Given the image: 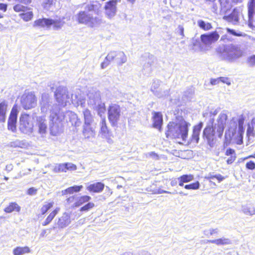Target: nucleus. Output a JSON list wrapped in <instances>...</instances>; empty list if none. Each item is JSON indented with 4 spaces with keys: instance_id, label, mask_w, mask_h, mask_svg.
<instances>
[{
    "instance_id": "obj_19",
    "label": "nucleus",
    "mask_w": 255,
    "mask_h": 255,
    "mask_svg": "<svg viewBox=\"0 0 255 255\" xmlns=\"http://www.w3.org/2000/svg\"><path fill=\"white\" fill-rule=\"evenodd\" d=\"M83 186L81 185H75L69 187L66 189L62 191V194L65 195L67 194H72L74 193L79 192L83 188Z\"/></svg>"
},
{
    "instance_id": "obj_30",
    "label": "nucleus",
    "mask_w": 255,
    "mask_h": 255,
    "mask_svg": "<svg viewBox=\"0 0 255 255\" xmlns=\"http://www.w3.org/2000/svg\"><path fill=\"white\" fill-rule=\"evenodd\" d=\"M20 17L25 21L31 20L33 17L32 11H30L27 12H23L19 14Z\"/></svg>"
},
{
    "instance_id": "obj_34",
    "label": "nucleus",
    "mask_w": 255,
    "mask_h": 255,
    "mask_svg": "<svg viewBox=\"0 0 255 255\" xmlns=\"http://www.w3.org/2000/svg\"><path fill=\"white\" fill-rule=\"evenodd\" d=\"M77 196L72 195L67 198L66 200V204L68 205L76 207L77 204Z\"/></svg>"
},
{
    "instance_id": "obj_41",
    "label": "nucleus",
    "mask_w": 255,
    "mask_h": 255,
    "mask_svg": "<svg viewBox=\"0 0 255 255\" xmlns=\"http://www.w3.org/2000/svg\"><path fill=\"white\" fill-rule=\"evenodd\" d=\"M43 18H39L34 21L33 26L37 27H44Z\"/></svg>"
},
{
    "instance_id": "obj_4",
    "label": "nucleus",
    "mask_w": 255,
    "mask_h": 255,
    "mask_svg": "<svg viewBox=\"0 0 255 255\" xmlns=\"http://www.w3.org/2000/svg\"><path fill=\"white\" fill-rule=\"evenodd\" d=\"M20 104L26 110L34 108L37 105V98L33 92L24 93L20 98Z\"/></svg>"
},
{
    "instance_id": "obj_43",
    "label": "nucleus",
    "mask_w": 255,
    "mask_h": 255,
    "mask_svg": "<svg viewBox=\"0 0 255 255\" xmlns=\"http://www.w3.org/2000/svg\"><path fill=\"white\" fill-rule=\"evenodd\" d=\"M37 188L30 187L27 190L26 194L30 196L34 195L37 193Z\"/></svg>"
},
{
    "instance_id": "obj_23",
    "label": "nucleus",
    "mask_w": 255,
    "mask_h": 255,
    "mask_svg": "<svg viewBox=\"0 0 255 255\" xmlns=\"http://www.w3.org/2000/svg\"><path fill=\"white\" fill-rule=\"evenodd\" d=\"M225 179V177L222 176L221 174H217L216 175L210 176L208 177V180L210 183V185L213 187L216 185V182L220 183Z\"/></svg>"
},
{
    "instance_id": "obj_31",
    "label": "nucleus",
    "mask_w": 255,
    "mask_h": 255,
    "mask_svg": "<svg viewBox=\"0 0 255 255\" xmlns=\"http://www.w3.org/2000/svg\"><path fill=\"white\" fill-rule=\"evenodd\" d=\"M54 171L55 172H66L67 171L66 164L64 163H60L54 167Z\"/></svg>"
},
{
    "instance_id": "obj_18",
    "label": "nucleus",
    "mask_w": 255,
    "mask_h": 255,
    "mask_svg": "<svg viewBox=\"0 0 255 255\" xmlns=\"http://www.w3.org/2000/svg\"><path fill=\"white\" fill-rule=\"evenodd\" d=\"M99 133L104 136H107L110 134V130L108 127L105 118H103L100 122V128Z\"/></svg>"
},
{
    "instance_id": "obj_47",
    "label": "nucleus",
    "mask_w": 255,
    "mask_h": 255,
    "mask_svg": "<svg viewBox=\"0 0 255 255\" xmlns=\"http://www.w3.org/2000/svg\"><path fill=\"white\" fill-rule=\"evenodd\" d=\"M227 31L230 33V34L234 35V36H242V34L241 33H237L235 30H234L233 29H230V28H227Z\"/></svg>"
},
{
    "instance_id": "obj_58",
    "label": "nucleus",
    "mask_w": 255,
    "mask_h": 255,
    "mask_svg": "<svg viewBox=\"0 0 255 255\" xmlns=\"http://www.w3.org/2000/svg\"><path fill=\"white\" fill-rule=\"evenodd\" d=\"M53 202L50 203L48 204V207H51L52 206H53Z\"/></svg>"
},
{
    "instance_id": "obj_62",
    "label": "nucleus",
    "mask_w": 255,
    "mask_h": 255,
    "mask_svg": "<svg viewBox=\"0 0 255 255\" xmlns=\"http://www.w3.org/2000/svg\"><path fill=\"white\" fill-rule=\"evenodd\" d=\"M4 179L5 180H8V177H4Z\"/></svg>"
},
{
    "instance_id": "obj_44",
    "label": "nucleus",
    "mask_w": 255,
    "mask_h": 255,
    "mask_svg": "<svg viewBox=\"0 0 255 255\" xmlns=\"http://www.w3.org/2000/svg\"><path fill=\"white\" fill-rule=\"evenodd\" d=\"M65 164H66V167L67 168V171L68 170H71V171L76 170L77 168V166L75 164L67 162V163H65Z\"/></svg>"
},
{
    "instance_id": "obj_63",
    "label": "nucleus",
    "mask_w": 255,
    "mask_h": 255,
    "mask_svg": "<svg viewBox=\"0 0 255 255\" xmlns=\"http://www.w3.org/2000/svg\"><path fill=\"white\" fill-rule=\"evenodd\" d=\"M48 209V208H46V210L44 211V212H43V214H44L45 212H47V209Z\"/></svg>"
},
{
    "instance_id": "obj_14",
    "label": "nucleus",
    "mask_w": 255,
    "mask_h": 255,
    "mask_svg": "<svg viewBox=\"0 0 255 255\" xmlns=\"http://www.w3.org/2000/svg\"><path fill=\"white\" fill-rule=\"evenodd\" d=\"M15 1L18 3L13 6V10L16 12H24L29 9L28 7L23 4L28 5L31 2L32 0H15Z\"/></svg>"
},
{
    "instance_id": "obj_21",
    "label": "nucleus",
    "mask_w": 255,
    "mask_h": 255,
    "mask_svg": "<svg viewBox=\"0 0 255 255\" xmlns=\"http://www.w3.org/2000/svg\"><path fill=\"white\" fill-rule=\"evenodd\" d=\"M30 252L28 247H17L13 250V255H23Z\"/></svg>"
},
{
    "instance_id": "obj_24",
    "label": "nucleus",
    "mask_w": 255,
    "mask_h": 255,
    "mask_svg": "<svg viewBox=\"0 0 255 255\" xmlns=\"http://www.w3.org/2000/svg\"><path fill=\"white\" fill-rule=\"evenodd\" d=\"M84 124H92L94 121L93 115L89 109L83 111Z\"/></svg>"
},
{
    "instance_id": "obj_40",
    "label": "nucleus",
    "mask_w": 255,
    "mask_h": 255,
    "mask_svg": "<svg viewBox=\"0 0 255 255\" xmlns=\"http://www.w3.org/2000/svg\"><path fill=\"white\" fill-rule=\"evenodd\" d=\"M247 63L250 66L253 67L255 66V55L249 56L247 60Z\"/></svg>"
},
{
    "instance_id": "obj_56",
    "label": "nucleus",
    "mask_w": 255,
    "mask_h": 255,
    "mask_svg": "<svg viewBox=\"0 0 255 255\" xmlns=\"http://www.w3.org/2000/svg\"><path fill=\"white\" fill-rule=\"evenodd\" d=\"M254 154H251V155H249L246 157H245L244 158V160H246V159H249V158H254Z\"/></svg>"
},
{
    "instance_id": "obj_3",
    "label": "nucleus",
    "mask_w": 255,
    "mask_h": 255,
    "mask_svg": "<svg viewBox=\"0 0 255 255\" xmlns=\"http://www.w3.org/2000/svg\"><path fill=\"white\" fill-rule=\"evenodd\" d=\"M121 110L119 105L112 104L108 108V118L112 126L117 125L121 117Z\"/></svg>"
},
{
    "instance_id": "obj_48",
    "label": "nucleus",
    "mask_w": 255,
    "mask_h": 255,
    "mask_svg": "<svg viewBox=\"0 0 255 255\" xmlns=\"http://www.w3.org/2000/svg\"><path fill=\"white\" fill-rule=\"evenodd\" d=\"M199 130H196L195 128H194L193 131V138H195L197 142L198 140Z\"/></svg>"
},
{
    "instance_id": "obj_61",
    "label": "nucleus",
    "mask_w": 255,
    "mask_h": 255,
    "mask_svg": "<svg viewBox=\"0 0 255 255\" xmlns=\"http://www.w3.org/2000/svg\"><path fill=\"white\" fill-rule=\"evenodd\" d=\"M88 209V208H81V211H87Z\"/></svg>"
},
{
    "instance_id": "obj_22",
    "label": "nucleus",
    "mask_w": 255,
    "mask_h": 255,
    "mask_svg": "<svg viewBox=\"0 0 255 255\" xmlns=\"http://www.w3.org/2000/svg\"><path fill=\"white\" fill-rule=\"evenodd\" d=\"M194 176L192 174H184L178 178L179 185L183 186L184 183H187L192 181Z\"/></svg>"
},
{
    "instance_id": "obj_25",
    "label": "nucleus",
    "mask_w": 255,
    "mask_h": 255,
    "mask_svg": "<svg viewBox=\"0 0 255 255\" xmlns=\"http://www.w3.org/2000/svg\"><path fill=\"white\" fill-rule=\"evenodd\" d=\"M224 19L229 22H238L239 20L238 12L234 9L228 15L224 16Z\"/></svg>"
},
{
    "instance_id": "obj_37",
    "label": "nucleus",
    "mask_w": 255,
    "mask_h": 255,
    "mask_svg": "<svg viewBox=\"0 0 255 255\" xmlns=\"http://www.w3.org/2000/svg\"><path fill=\"white\" fill-rule=\"evenodd\" d=\"M52 25L53 26V27L56 29H58L63 26L64 22L61 20L52 19Z\"/></svg>"
},
{
    "instance_id": "obj_36",
    "label": "nucleus",
    "mask_w": 255,
    "mask_h": 255,
    "mask_svg": "<svg viewBox=\"0 0 255 255\" xmlns=\"http://www.w3.org/2000/svg\"><path fill=\"white\" fill-rule=\"evenodd\" d=\"M255 135V132L254 131V125H250V124H248V128L247 130V136L248 137H250L252 136H254Z\"/></svg>"
},
{
    "instance_id": "obj_5",
    "label": "nucleus",
    "mask_w": 255,
    "mask_h": 255,
    "mask_svg": "<svg viewBox=\"0 0 255 255\" xmlns=\"http://www.w3.org/2000/svg\"><path fill=\"white\" fill-rule=\"evenodd\" d=\"M33 124L32 118L27 114H21L19 118V129L23 133L31 132L33 130Z\"/></svg>"
},
{
    "instance_id": "obj_2",
    "label": "nucleus",
    "mask_w": 255,
    "mask_h": 255,
    "mask_svg": "<svg viewBox=\"0 0 255 255\" xmlns=\"http://www.w3.org/2000/svg\"><path fill=\"white\" fill-rule=\"evenodd\" d=\"M97 6L93 2L88 4L85 7L86 11H80L76 15V20L79 24L87 25L93 27L100 22L97 17H94L87 12L95 11L97 9Z\"/></svg>"
},
{
    "instance_id": "obj_35",
    "label": "nucleus",
    "mask_w": 255,
    "mask_h": 255,
    "mask_svg": "<svg viewBox=\"0 0 255 255\" xmlns=\"http://www.w3.org/2000/svg\"><path fill=\"white\" fill-rule=\"evenodd\" d=\"M199 187V183L198 181H196L195 182H193L189 184L186 185L184 186V188L187 190H196L198 189Z\"/></svg>"
},
{
    "instance_id": "obj_13",
    "label": "nucleus",
    "mask_w": 255,
    "mask_h": 255,
    "mask_svg": "<svg viewBox=\"0 0 255 255\" xmlns=\"http://www.w3.org/2000/svg\"><path fill=\"white\" fill-rule=\"evenodd\" d=\"M91 199V197L88 195L77 197L76 207L84 205L83 207H94L95 205L93 202H90Z\"/></svg>"
},
{
    "instance_id": "obj_51",
    "label": "nucleus",
    "mask_w": 255,
    "mask_h": 255,
    "mask_svg": "<svg viewBox=\"0 0 255 255\" xmlns=\"http://www.w3.org/2000/svg\"><path fill=\"white\" fill-rule=\"evenodd\" d=\"M250 208L247 209V210L244 211V213L249 215H252L255 214V211L253 209V211H251L250 210Z\"/></svg>"
},
{
    "instance_id": "obj_53",
    "label": "nucleus",
    "mask_w": 255,
    "mask_h": 255,
    "mask_svg": "<svg viewBox=\"0 0 255 255\" xmlns=\"http://www.w3.org/2000/svg\"><path fill=\"white\" fill-rule=\"evenodd\" d=\"M8 207H18V206L16 203L11 202L9 204Z\"/></svg>"
},
{
    "instance_id": "obj_42",
    "label": "nucleus",
    "mask_w": 255,
    "mask_h": 255,
    "mask_svg": "<svg viewBox=\"0 0 255 255\" xmlns=\"http://www.w3.org/2000/svg\"><path fill=\"white\" fill-rule=\"evenodd\" d=\"M246 168L249 170H254L255 169V162L252 160L248 161L246 164Z\"/></svg>"
},
{
    "instance_id": "obj_11",
    "label": "nucleus",
    "mask_w": 255,
    "mask_h": 255,
    "mask_svg": "<svg viewBox=\"0 0 255 255\" xmlns=\"http://www.w3.org/2000/svg\"><path fill=\"white\" fill-rule=\"evenodd\" d=\"M55 99L59 105L65 107L69 99L68 93L64 90H57L54 94Z\"/></svg>"
},
{
    "instance_id": "obj_20",
    "label": "nucleus",
    "mask_w": 255,
    "mask_h": 255,
    "mask_svg": "<svg viewBox=\"0 0 255 255\" xmlns=\"http://www.w3.org/2000/svg\"><path fill=\"white\" fill-rule=\"evenodd\" d=\"M7 108L6 102L3 101L0 103V122L3 123L5 121Z\"/></svg>"
},
{
    "instance_id": "obj_50",
    "label": "nucleus",
    "mask_w": 255,
    "mask_h": 255,
    "mask_svg": "<svg viewBox=\"0 0 255 255\" xmlns=\"http://www.w3.org/2000/svg\"><path fill=\"white\" fill-rule=\"evenodd\" d=\"M198 25L202 29H205L206 28V24L205 22L203 20H199L198 21Z\"/></svg>"
},
{
    "instance_id": "obj_54",
    "label": "nucleus",
    "mask_w": 255,
    "mask_h": 255,
    "mask_svg": "<svg viewBox=\"0 0 255 255\" xmlns=\"http://www.w3.org/2000/svg\"><path fill=\"white\" fill-rule=\"evenodd\" d=\"M14 208H4V211L6 213H11L13 211Z\"/></svg>"
},
{
    "instance_id": "obj_32",
    "label": "nucleus",
    "mask_w": 255,
    "mask_h": 255,
    "mask_svg": "<svg viewBox=\"0 0 255 255\" xmlns=\"http://www.w3.org/2000/svg\"><path fill=\"white\" fill-rule=\"evenodd\" d=\"M227 119V116L225 114H221L218 119V123L220 126H221L222 130L224 128V126L225 125Z\"/></svg>"
},
{
    "instance_id": "obj_1",
    "label": "nucleus",
    "mask_w": 255,
    "mask_h": 255,
    "mask_svg": "<svg viewBox=\"0 0 255 255\" xmlns=\"http://www.w3.org/2000/svg\"><path fill=\"white\" fill-rule=\"evenodd\" d=\"M189 126L190 124L183 119L177 122H170L166 127V137L175 140L178 143L182 144L187 140Z\"/></svg>"
},
{
    "instance_id": "obj_45",
    "label": "nucleus",
    "mask_w": 255,
    "mask_h": 255,
    "mask_svg": "<svg viewBox=\"0 0 255 255\" xmlns=\"http://www.w3.org/2000/svg\"><path fill=\"white\" fill-rule=\"evenodd\" d=\"M44 27H49L52 25V19L43 18Z\"/></svg>"
},
{
    "instance_id": "obj_27",
    "label": "nucleus",
    "mask_w": 255,
    "mask_h": 255,
    "mask_svg": "<svg viewBox=\"0 0 255 255\" xmlns=\"http://www.w3.org/2000/svg\"><path fill=\"white\" fill-rule=\"evenodd\" d=\"M38 132L40 134H44L46 132L47 125L45 121L42 119L39 120L38 122Z\"/></svg>"
},
{
    "instance_id": "obj_33",
    "label": "nucleus",
    "mask_w": 255,
    "mask_h": 255,
    "mask_svg": "<svg viewBox=\"0 0 255 255\" xmlns=\"http://www.w3.org/2000/svg\"><path fill=\"white\" fill-rule=\"evenodd\" d=\"M209 242L215 243L217 245H227L230 243V240L226 238L219 239L213 241H210Z\"/></svg>"
},
{
    "instance_id": "obj_9",
    "label": "nucleus",
    "mask_w": 255,
    "mask_h": 255,
    "mask_svg": "<svg viewBox=\"0 0 255 255\" xmlns=\"http://www.w3.org/2000/svg\"><path fill=\"white\" fill-rule=\"evenodd\" d=\"M248 10V25L252 29H255V21L254 20V14L255 12V0H249Z\"/></svg>"
},
{
    "instance_id": "obj_46",
    "label": "nucleus",
    "mask_w": 255,
    "mask_h": 255,
    "mask_svg": "<svg viewBox=\"0 0 255 255\" xmlns=\"http://www.w3.org/2000/svg\"><path fill=\"white\" fill-rule=\"evenodd\" d=\"M220 82H222L227 85H230L231 84V81L228 77H220Z\"/></svg>"
},
{
    "instance_id": "obj_28",
    "label": "nucleus",
    "mask_w": 255,
    "mask_h": 255,
    "mask_svg": "<svg viewBox=\"0 0 255 255\" xmlns=\"http://www.w3.org/2000/svg\"><path fill=\"white\" fill-rule=\"evenodd\" d=\"M58 224L61 228H64L70 224V220L67 215L63 216L59 219Z\"/></svg>"
},
{
    "instance_id": "obj_38",
    "label": "nucleus",
    "mask_w": 255,
    "mask_h": 255,
    "mask_svg": "<svg viewBox=\"0 0 255 255\" xmlns=\"http://www.w3.org/2000/svg\"><path fill=\"white\" fill-rule=\"evenodd\" d=\"M58 212L57 210H54L52 213H50V214L48 216V217L46 219L45 221L44 222V223L43 224V225H46L48 224L53 219V218L55 217V216L56 215V214Z\"/></svg>"
},
{
    "instance_id": "obj_10",
    "label": "nucleus",
    "mask_w": 255,
    "mask_h": 255,
    "mask_svg": "<svg viewBox=\"0 0 255 255\" xmlns=\"http://www.w3.org/2000/svg\"><path fill=\"white\" fill-rule=\"evenodd\" d=\"M245 119L243 117L239 119L238 125L239 130L238 134L234 137L235 142L238 145H241L243 143V135L244 133V124Z\"/></svg>"
},
{
    "instance_id": "obj_15",
    "label": "nucleus",
    "mask_w": 255,
    "mask_h": 255,
    "mask_svg": "<svg viewBox=\"0 0 255 255\" xmlns=\"http://www.w3.org/2000/svg\"><path fill=\"white\" fill-rule=\"evenodd\" d=\"M105 185L101 182L91 184L87 187V190L91 193H100L104 189Z\"/></svg>"
},
{
    "instance_id": "obj_59",
    "label": "nucleus",
    "mask_w": 255,
    "mask_h": 255,
    "mask_svg": "<svg viewBox=\"0 0 255 255\" xmlns=\"http://www.w3.org/2000/svg\"><path fill=\"white\" fill-rule=\"evenodd\" d=\"M150 154L151 155H156V156H157V154H156L155 153L153 152H151V153H150Z\"/></svg>"
},
{
    "instance_id": "obj_12",
    "label": "nucleus",
    "mask_w": 255,
    "mask_h": 255,
    "mask_svg": "<svg viewBox=\"0 0 255 255\" xmlns=\"http://www.w3.org/2000/svg\"><path fill=\"white\" fill-rule=\"evenodd\" d=\"M152 115V127L157 128L159 131H161L163 125V116L162 113L160 112H153Z\"/></svg>"
},
{
    "instance_id": "obj_64",
    "label": "nucleus",
    "mask_w": 255,
    "mask_h": 255,
    "mask_svg": "<svg viewBox=\"0 0 255 255\" xmlns=\"http://www.w3.org/2000/svg\"><path fill=\"white\" fill-rule=\"evenodd\" d=\"M254 158H255V153L254 154Z\"/></svg>"
},
{
    "instance_id": "obj_8",
    "label": "nucleus",
    "mask_w": 255,
    "mask_h": 255,
    "mask_svg": "<svg viewBox=\"0 0 255 255\" xmlns=\"http://www.w3.org/2000/svg\"><path fill=\"white\" fill-rule=\"evenodd\" d=\"M120 0H110L105 3V14L109 18L113 17L117 11V4Z\"/></svg>"
},
{
    "instance_id": "obj_52",
    "label": "nucleus",
    "mask_w": 255,
    "mask_h": 255,
    "mask_svg": "<svg viewBox=\"0 0 255 255\" xmlns=\"http://www.w3.org/2000/svg\"><path fill=\"white\" fill-rule=\"evenodd\" d=\"M210 83L212 85H216L220 83V77L217 79H211Z\"/></svg>"
},
{
    "instance_id": "obj_29",
    "label": "nucleus",
    "mask_w": 255,
    "mask_h": 255,
    "mask_svg": "<svg viewBox=\"0 0 255 255\" xmlns=\"http://www.w3.org/2000/svg\"><path fill=\"white\" fill-rule=\"evenodd\" d=\"M219 38V35L217 31H213L208 34V44L217 41Z\"/></svg>"
},
{
    "instance_id": "obj_49",
    "label": "nucleus",
    "mask_w": 255,
    "mask_h": 255,
    "mask_svg": "<svg viewBox=\"0 0 255 255\" xmlns=\"http://www.w3.org/2000/svg\"><path fill=\"white\" fill-rule=\"evenodd\" d=\"M7 7L6 3H0V10L5 12L7 10Z\"/></svg>"
},
{
    "instance_id": "obj_7",
    "label": "nucleus",
    "mask_w": 255,
    "mask_h": 255,
    "mask_svg": "<svg viewBox=\"0 0 255 255\" xmlns=\"http://www.w3.org/2000/svg\"><path fill=\"white\" fill-rule=\"evenodd\" d=\"M17 107L14 105L9 114L7 121V128L8 130L14 132L16 130L17 117L18 115Z\"/></svg>"
},
{
    "instance_id": "obj_60",
    "label": "nucleus",
    "mask_w": 255,
    "mask_h": 255,
    "mask_svg": "<svg viewBox=\"0 0 255 255\" xmlns=\"http://www.w3.org/2000/svg\"><path fill=\"white\" fill-rule=\"evenodd\" d=\"M210 130H212V131H214V130H213V128H209V127H208V132H209V131H210Z\"/></svg>"
},
{
    "instance_id": "obj_26",
    "label": "nucleus",
    "mask_w": 255,
    "mask_h": 255,
    "mask_svg": "<svg viewBox=\"0 0 255 255\" xmlns=\"http://www.w3.org/2000/svg\"><path fill=\"white\" fill-rule=\"evenodd\" d=\"M225 155L227 156H230V157L227 160V163L228 164L233 163L236 159L235 150L232 148H228L226 151Z\"/></svg>"
},
{
    "instance_id": "obj_16",
    "label": "nucleus",
    "mask_w": 255,
    "mask_h": 255,
    "mask_svg": "<svg viewBox=\"0 0 255 255\" xmlns=\"http://www.w3.org/2000/svg\"><path fill=\"white\" fill-rule=\"evenodd\" d=\"M192 46L193 47H198L202 48L204 45H206L207 43V34H204L201 36V39L193 38L192 40Z\"/></svg>"
},
{
    "instance_id": "obj_57",
    "label": "nucleus",
    "mask_w": 255,
    "mask_h": 255,
    "mask_svg": "<svg viewBox=\"0 0 255 255\" xmlns=\"http://www.w3.org/2000/svg\"><path fill=\"white\" fill-rule=\"evenodd\" d=\"M46 233V230H43L42 231V232L41 233V234L40 235V236L41 237H43L45 236Z\"/></svg>"
},
{
    "instance_id": "obj_39",
    "label": "nucleus",
    "mask_w": 255,
    "mask_h": 255,
    "mask_svg": "<svg viewBox=\"0 0 255 255\" xmlns=\"http://www.w3.org/2000/svg\"><path fill=\"white\" fill-rule=\"evenodd\" d=\"M230 52L236 54L237 55V57L241 56L243 54L242 51L238 47L236 46L232 47L231 49H230Z\"/></svg>"
},
{
    "instance_id": "obj_17",
    "label": "nucleus",
    "mask_w": 255,
    "mask_h": 255,
    "mask_svg": "<svg viewBox=\"0 0 255 255\" xmlns=\"http://www.w3.org/2000/svg\"><path fill=\"white\" fill-rule=\"evenodd\" d=\"M83 133L85 137L90 138L95 135V130L91 126V124H84Z\"/></svg>"
},
{
    "instance_id": "obj_6",
    "label": "nucleus",
    "mask_w": 255,
    "mask_h": 255,
    "mask_svg": "<svg viewBox=\"0 0 255 255\" xmlns=\"http://www.w3.org/2000/svg\"><path fill=\"white\" fill-rule=\"evenodd\" d=\"M114 59L119 64H122L126 62L127 60L126 56L123 52L115 53L114 55H113L112 54H109L106 57L105 60L101 63V68L104 69L107 67L110 64L111 61Z\"/></svg>"
},
{
    "instance_id": "obj_55",
    "label": "nucleus",
    "mask_w": 255,
    "mask_h": 255,
    "mask_svg": "<svg viewBox=\"0 0 255 255\" xmlns=\"http://www.w3.org/2000/svg\"><path fill=\"white\" fill-rule=\"evenodd\" d=\"M180 29V33L182 36H184V28L183 27L181 26L179 28Z\"/></svg>"
}]
</instances>
